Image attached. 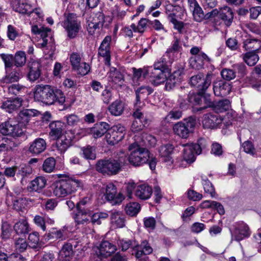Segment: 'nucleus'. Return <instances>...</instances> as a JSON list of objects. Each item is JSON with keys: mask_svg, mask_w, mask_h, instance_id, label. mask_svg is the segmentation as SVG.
<instances>
[{"mask_svg": "<svg viewBox=\"0 0 261 261\" xmlns=\"http://www.w3.org/2000/svg\"><path fill=\"white\" fill-rule=\"evenodd\" d=\"M34 97L36 101L47 105H52L56 103L62 105L65 102V96L62 91L48 85H37Z\"/></svg>", "mask_w": 261, "mask_h": 261, "instance_id": "obj_1", "label": "nucleus"}, {"mask_svg": "<svg viewBox=\"0 0 261 261\" xmlns=\"http://www.w3.org/2000/svg\"><path fill=\"white\" fill-rule=\"evenodd\" d=\"M39 114V112L35 109L22 110L18 114V123L13 119H9L0 124V130H15L27 128L31 118Z\"/></svg>", "mask_w": 261, "mask_h": 261, "instance_id": "obj_2", "label": "nucleus"}, {"mask_svg": "<svg viewBox=\"0 0 261 261\" xmlns=\"http://www.w3.org/2000/svg\"><path fill=\"white\" fill-rule=\"evenodd\" d=\"M52 140H56V147L61 153L64 152L73 141L81 138L82 133L79 132H49Z\"/></svg>", "mask_w": 261, "mask_h": 261, "instance_id": "obj_3", "label": "nucleus"}, {"mask_svg": "<svg viewBox=\"0 0 261 261\" xmlns=\"http://www.w3.org/2000/svg\"><path fill=\"white\" fill-rule=\"evenodd\" d=\"M129 154L128 160L134 167H140L148 163L150 159V152L137 143L130 144L128 147Z\"/></svg>", "mask_w": 261, "mask_h": 261, "instance_id": "obj_4", "label": "nucleus"}, {"mask_svg": "<svg viewBox=\"0 0 261 261\" xmlns=\"http://www.w3.org/2000/svg\"><path fill=\"white\" fill-rule=\"evenodd\" d=\"M81 184L78 179L71 178L61 179L55 184L54 194L57 197H65L75 192Z\"/></svg>", "mask_w": 261, "mask_h": 261, "instance_id": "obj_5", "label": "nucleus"}, {"mask_svg": "<svg viewBox=\"0 0 261 261\" xmlns=\"http://www.w3.org/2000/svg\"><path fill=\"white\" fill-rule=\"evenodd\" d=\"M122 162L115 160H107L99 161L96 166L97 171L109 175H115L118 173L121 169Z\"/></svg>", "mask_w": 261, "mask_h": 261, "instance_id": "obj_6", "label": "nucleus"}, {"mask_svg": "<svg viewBox=\"0 0 261 261\" xmlns=\"http://www.w3.org/2000/svg\"><path fill=\"white\" fill-rule=\"evenodd\" d=\"M62 26L67 32V36L72 39L75 38L81 29V21L74 14H69L63 22Z\"/></svg>", "mask_w": 261, "mask_h": 261, "instance_id": "obj_7", "label": "nucleus"}, {"mask_svg": "<svg viewBox=\"0 0 261 261\" xmlns=\"http://www.w3.org/2000/svg\"><path fill=\"white\" fill-rule=\"evenodd\" d=\"M32 32L34 34H39L42 38V42L40 43L42 47L51 46V50L48 52L49 57L51 58L54 54L55 47L53 46V38L51 30L44 27L38 28L37 25L32 27Z\"/></svg>", "mask_w": 261, "mask_h": 261, "instance_id": "obj_8", "label": "nucleus"}, {"mask_svg": "<svg viewBox=\"0 0 261 261\" xmlns=\"http://www.w3.org/2000/svg\"><path fill=\"white\" fill-rule=\"evenodd\" d=\"M212 74L208 73L205 77L202 74L193 76L190 79V84L196 88L200 93H204L212 82Z\"/></svg>", "mask_w": 261, "mask_h": 261, "instance_id": "obj_9", "label": "nucleus"}, {"mask_svg": "<svg viewBox=\"0 0 261 261\" xmlns=\"http://www.w3.org/2000/svg\"><path fill=\"white\" fill-rule=\"evenodd\" d=\"M20 138L21 140H25L27 138L24 132H11L8 134L0 135V151L8 149L10 147V142L13 139Z\"/></svg>", "mask_w": 261, "mask_h": 261, "instance_id": "obj_10", "label": "nucleus"}, {"mask_svg": "<svg viewBox=\"0 0 261 261\" xmlns=\"http://www.w3.org/2000/svg\"><path fill=\"white\" fill-rule=\"evenodd\" d=\"M112 36H106L102 41L98 49V55L103 59L105 64L108 67L111 65V46Z\"/></svg>", "mask_w": 261, "mask_h": 261, "instance_id": "obj_11", "label": "nucleus"}, {"mask_svg": "<svg viewBox=\"0 0 261 261\" xmlns=\"http://www.w3.org/2000/svg\"><path fill=\"white\" fill-rule=\"evenodd\" d=\"M106 197L108 200H112L115 204L120 203L124 199L121 193H117L116 186L112 183H109L105 188Z\"/></svg>", "mask_w": 261, "mask_h": 261, "instance_id": "obj_12", "label": "nucleus"}, {"mask_svg": "<svg viewBox=\"0 0 261 261\" xmlns=\"http://www.w3.org/2000/svg\"><path fill=\"white\" fill-rule=\"evenodd\" d=\"M105 15L100 12L97 13L94 16L90 17L87 21V29L90 33H92L96 29L103 27L105 23Z\"/></svg>", "mask_w": 261, "mask_h": 261, "instance_id": "obj_13", "label": "nucleus"}, {"mask_svg": "<svg viewBox=\"0 0 261 261\" xmlns=\"http://www.w3.org/2000/svg\"><path fill=\"white\" fill-rule=\"evenodd\" d=\"M232 236L237 241H240L250 236L249 229L247 225L243 222L236 224Z\"/></svg>", "mask_w": 261, "mask_h": 261, "instance_id": "obj_14", "label": "nucleus"}, {"mask_svg": "<svg viewBox=\"0 0 261 261\" xmlns=\"http://www.w3.org/2000/svg\"><path fill=\"white\" fill-rule=\"evenodd\" d=\"M223 119L218 116L211 113L206 114L204 116L202 121L203 126L204 129H216L217 126L222 123Z\"/></svg>", "mask_w": 261, "mask_h": 261, "instance_id": "obj_15", "label": "nucleus"}, {"mask_svg": "<svg viewBox=\"0 0 261 261\" xmlns=\"http://www.w3.org/2000/svg\"><path fill=\"white\" fill-rule=\"evenodd\" d=\"M149 82L154 86H158L164 83L167 80L166 72L163 70L153 69V71H148Z\"/></svg>", "mask_w": 261, "mask_h": 261, "instance_id": "obj_16", "label": "nucleus"}, {"mask_svg": "<svg viewBox=\"0 0 261 261\" xmlns=\"http://www.w3.org/2000/svg\"><path fill=\"white\" fill-rule=\"evenodd\" d=\"M11 5L15 12L22 15L26 16L28 12H31L32 5L28 0H13Z\"/></svg>", "mask_w": 261, "mask_h": 261, "instance_id": "obj_17", "label": "nucleus"}, {"mask_svg": "<svg viewBox=\"0 0 261 261\" xmlns=\"http://www.w3.org/2000/svg\"><path fill=\"white\" fill-rule=\"evenodd\" d=\"M214 93L217 96H225L231 90L230 85L223 81L215 82L213 84Z\"/></svg>", "mask_w": 261, "mask_h": 261, "instance_id": "obj_18", "label": "nucleus"}, {"mask_svg": "<svg viewBox=\"0 0 261 261\" xmlns=\"http://www.w3.org/2000/svg\"><path fill=\"white\" fill-rule=\"evenodd\" d=\"M196 124L195 119L192 117H189L175 124L173 126V130H189L194 128Z\"/></svg>", "mask_w": 261, "mask_h": 261, "instance_id": "obj_19", "label": "nucleus"}, {"mask_svg": "<svg viewBox=\"0 0 261 261\" xmlns=\"http://www.w3.org/2000/svg\"><path fill=\"white\" fill-rule=\"evenodd\" d=\"M213 12L215 14L219 13L220 17L224 21L226 25L227 26L230 25L233 20V14L231 9L229 7L224 6L220 9L219 12L217 10H214Z\"/></svg>", "mask_w": 261, "mask_h": 261, "instance_id": "obj_20", "label": "nucleus"}, {"mask_svg": "<svg viewBox=\"0 0 261 261\" xmlns=\"http://www.w3.org/2000/svg\"><path fill=\"white\" fill-rule=\"evenodd\" d=\"M99 255L103 257L111 256L116 250V247L108 241H102L99 247Z\"/></svg>", "mask_w": 261, "mask_h": 261, "instance_id": "obj_21", "label": "nucleus"}, {"mask_svg": "<svg viewBox=\"0 0 261 261\" xmlns=\"http://www.w3.org/2000/svg\"><path fill=\"white\" fill-rule=\"evenodd\" d=\"M73 245H74L75 248L79 246L78 244L73 245L69 243H67L63 245L59 252V257L61 260L69 261L72 259L74 254L72 248Z\"/></svg>", "mask_w": 261, "mask_h": 261, "instance_id": "obj_22", "label": "nucleus"}, {"mask_svg": "<svg viewBox=\"0 0 261 261\" xmlns=\"http://www.w3.org/2000/svg\"><path fill=\"white\" fill-rule=\"evenodd\" d=\"M46 148L45 140L41 138L35 139L30 145L29 151L35 154H39L43 152Z\"/></svg>", "mask_w": 261, "mask_h": 261, "instance_id": "obj_23", "label": "nucleus"}, {"mask_svg": "<svg viewBox=\"0 0 261 261\" xmlns=\"http://www.w3.org/2000/svg\"><path fill=\"white\" fill-rule=\"evenodd\" d=\"M30 71L28 73V78L31 81L37 80L40 76L41 65L36 61L30 62L28 64Z\"/></svg>", "mask_w": 261, "mask_h": 261, "instance_id": "obj_24", "label": "nucleus"}, {"mask_svg": "<svg viewBox=\"0 0 261 261\" xmlns=\"http://www.w3.org/2000/svg\"><path fill=\"white\" fill-rule=\"evenodd\" d=\"M22 100L21 98H16L8 99L4 101L1 106V108L9 113H11L22 106Z\"/></svg>", "mask_w": 261, "mask_h": 261, "instance_id": "obj_25", "label": "nucleus"}, {"mask_svg": "<svg viewBox=\"0 0 261 261\" xmlns=\"http://www.w3.org/2000/svg\"><path fill=\"white\" fill-rule=\"evenodd\" d=\"M152 193L151 187L145 184L137 186L135 191L136 196L142 200L149 199Z\"/></svg>", "mask_w": 261, "mask_h": 261, "instance_id": "obj_26", "label": "nucleus"}, {"mask_svg": "<svg viewBox=\"0 0 261 261\" xmlns=\"http://www.w3.org/2000/svg\"><path fill=\"white\" fill-rule=\"evenodd\" d=\"M152 248L146 241H143L140 245H138L136 248V258L142 259L143 256L149 254L152 252Z\"/></svg>", "mask_w": 261, "mask_h": 261, "instance_id": "obj_27", "label": "nucleus"}, {"mask_svg": "<svg viewBox=\"0 0 261 261\" xmlns=\"http://www.w3.org/2000/svg\"><path fill=\"white\" fill-rule=\"evenodd\" d=\"M173 149V146L170 144L162 145L160 147L159 153L164 162L172 163V154Z\"/></svg>", "mask_w": 261, "mask_h": 261, "instance_id": "obj_28", "label": "nucleus"}, {"mask_svg": "<svg viewBox=\"0 0 261 261\" xmlns=\"http://www.w3.org/2000/svg\"><path fill=\"white\" fill-rule=\"evenodd\" d=\"M183 158L187 162L192 163L195 160L196 148L194 144H183Z\"/></svg>", "mask_w": 261, "mask_h": 261, "instance_id": "obj_29", "label": "nucleus"}, {"mask_svg": "<svg viewBox=\"0 0 261 261\" xmlns=\"http://www.w3.org/2000/svg\"><path fill=\"white\" fill-rule=\"evenodd\" d=\"M77 210V212L75 214L74 219L78 224H84L90 222L91 213L89 211L82 208Z\"/></svg>", "mask_w": 261, "mask_h": 261, "instance_id": "obj_30", "label": "nucleus"}, {"mask_svg": "<svg viewBox=\"0 0 261 261\" xmlns=\"http://www.w3.org/2000/svg\"><path fill=\"white\" fill-rule=\"evenodd\" d=\"M208 107H212L213 110L217 113H222L229 110L230 107V101L228 99H223L215 105L209 101Z\"/></svg>", "mask_w": 261, "mask_h": 261, "instance_id": "obj_31", "label": "nucleus"}, {"mask_svg": "<svg viewBox=\"0 0 261 261\" xmlns=\"http://www.w3.org/2000/svg\"><path fill=\"white\" fill-rule=\"evenodd\" d=\"M124 109V103L120 100H116L109 107V112L113 116H118L121 115Z\"/></svg>", "mask_w": 261, "mask_h": 261, "instance_id": "obj_32", "label": "nucleus"}, {"mask_svg": "<svg viewBox=\"0 0 261 261\" xmlns=\"http://www.w3.org/2000/svg\"><path fill=\"white\" fill-rule=\"evenodd\" d=\"M46 185V180L45 177L39 176L36 177L31 181L28 188L32 191L39 192Z\"/></svg>", "mask_w": 261, "mask_h": 261, "instance_id": "obj_33", "label": "nucleus"}, {"mask_svg": "<svg viewBox=\"0 0 261 261\" xmlns=\"http://www.w3.org/2000/svg\"><path fill=\"white\" fill-rule=\"evenodd\" d=\"M112 224L116 227L122 228L125 225V216L121 212H113L111 216Z\"/></svg>", "mask_w": 261, "mask_h": 261, "instance_id": "obj_34", "label": "nucleus"}, {"mask_svg": "<svg viewBox=\"0 0 261 261\" xmlns=\"http://www.w3.org/2000/svg\"><path fill=\"white\" fill-rule=\"evenodd\" d=\"M123 132H106L105 138L107 142L114 145L121 141L123 137Z\"/></svg>", "mask_w": 261, "mask_h": 261, "instance_id": "obj_35", "label": "nucleus"}, {"mask_svg": "<svg viewBox=\"0 0 261 261\" xmlns=\"http://www.w3.org/2000/svg\"><path fill=\"white\" fill-rule=\"evenodd\" d=\"M261 46V41L259 40L252 39L250 37L244 40L243 41V48L245 50H251L254 51L258 50Z\"/></svg>", "mask_w": 261, "mask_h": 261, "instance_id": "obj_36", "label": "nucleus"}, {"mask_svg": "<svg viewBox=\"0 0 261 261\" xmlns=\"http://www.w3.org/2000/svg\"><path fill=\"white\" fill-rule=\"evenodd\" d=\"M14 229L17 234H21L28 233L30 230L28 221L24 218L16 222L14 226Z\"/></svg>", "mask_w": 261, "mask_h": 261, "instance_id": "obj_37", "label": "nucleus"}, {"mask_svg": "<svg viewBox=\"0 0 261 261\" xmlns=\"http://www.w3.org/2000/svg\"><path fill=\"white\" fill-rule=\"evenodd\" d=\"M254 73L257 74V77L260 76L261 74V65H257L254 68V72L252 73L251 77L247 78L246 83L248 82L252 88L256 89L257 91H261V85L259 83H255V81L253 77Z\"/></svg>", "mask_w": 261, "mask_h": 261, "instance_id": "obj_38", "label": "nucleus"}, {"mask_svg": "<svg viewBox=\"0 0 261 261\" xmlns=\"http://www.w3.org/2000/svg\"><path fill=\"white\" fill-rule=\"evenodd\" d=\"M108 74L110 81L115 84H118L123 81V75L115 67H110Z\"/></svg>", "mask_w": 261, "mask_h": 261, "instance_id": "obj_39", "label": "nucleus"}, {"mask_svg": "<svg viewBox=\"0 0 261 261\" xmlns=\"http://www.w3.org/2000/svg\"><path fill=\"white\" fill-rule=\"evenodd\" d=\"M149 20L142 18L139 21L137 24L133 23L131 24V27L134 33H138L142 34L147 29Z\"/></svg>", "mask_w": 261, "mask_h": 261, "instance_id": "obj_40", "label": "nucleus"}, {"mask_svg": "<svg viewBox=\"0 0 261 261\" xmlns=\"http://www.w3.org/2000/svg\"><path fill=\"white\" fill-rule=\"evenodd\" d=\"M26 16L29 18L31 22H34L42 20L43 14L40 8H34L32 6L31 12H28Z\"/></svg>", "mask_w": 261, "mask_h": 261, "instance_id": "obj_41", "label": "nucleus"}, {"mask_svg": "<svg viewBox=\"0 0 261 261\" xmlns=\"http://www.w3.org/2000/svg\"><path fill=\"white\" fill-rule=\"evenodd\" d=\"M21 76L22 74L19 71L14 70L10 73L6 75L5 77H4L0 82L1 83H3L4 84H8L17 82Z\"/></svg>", "mask_w": 261, "mask_h": 261, "instance_id": "obj_42", "label": "nucleus"}, {"mask_svg": "<svg viewBox=\"0 0 261 261\" xmlns=\"http://www.w3.org/2000/svg\"><path fill=\"white\" fill-rule=\"evenodd\" d=\"M244 61L250 66H254L259 60L258 56L253 51L246 53L243 56Z\"/></svg>", "mask_w": 261, "mask_h": 261, "instance_id": "obj_43", "label": "nucleus"}, {"mask_svg": "<svg viewBox=\"0 0 261 261\" xmlns=\"http://www.w3.org/2000/svg\"><path fill=\"white\" fill-rule=\"evenodd\" d=\"M32 173V169L29 166L23 165L19 167H17L16 176L21 179L22 182L25 177L30 175Z\"/></svg>", "mask_w": 261, "mask_h": 261, "instance_id": "obj_44", "label": "nucleus"}, {"mask_svg": "<svg viewBox=\"0 0 261 261\" xmlns=\"http://www.w3.org/2000/svg\"><path fill=\"white\" fill-rule=\"evenodd\" d=\"M147 69V67H144L143 68H139L137 69L134 68L133 69V82L134 85H138L139 84L138 80L141 77L142 75L144 77H146L148 75V72L145 73V70Z\"/></svg>", "mask_w": 261, "mask_h": 261, "instance_id": "obj_45", "label": "nucleus"}, {"mask_svg": "<svg viewBox=\"0 0 261 261\" xmlns=\"http://www.w3.org/2000/svg\"><path fill=\"white\" fill-rule=\"evenodd\" d=\"M82 155L87 160H95L96 159L95 149L93 146L87 145L81 148Z\"/></svg>", "mask_w": 261, "mask_h": 261, "instance_id": "obj_46", "label": "nucleus"}, {"mask_svg": "<svg viewBox=\"0 0 261 261\" xmlns=\"http://www.w3.org/2000/svg\"><path fill=\"white\" fill-rule=\"evenodd\" d=\"M141 141L147 146L153 147L156 143V140L155 137L149 134L146 132H143L141 134Z\"/></svg>", "mask_w": 261, "mask_h": 261, "instance_id": "obj_47", "label": "nucleus"}, {"mask_svg": "<svg viewBox=\"0 0 261 261\" xmlns=\"http://www.w3.org/2000/svg\"><path fill=\"white\" fill-rule=\"evenodd\" d=\"M152 89L149 86H141L136 90V100L137 102L141 98L145 97L152 92Z\"/></svg>", "mask_w": 261, "mask_h": 261, "instance_id": "obj_48", "label": "nucleus"}, {"mask_svg": "<svg viewBox=\"0 0 261 261\" xmlns=\"http://www.w3.org/2000/svg\"><path fill=\"white\" fill-rule=\"evenodd\" d=\"M202 184L205 192L210 194L212 197H215L216 194L215 188L206 177H202Z\"/></svg>", "mask_w": 261, "mask_h": 261, "instance_id": "obj_49", "label": "nucleus"}, {"mask_svg": "<svg viewBox=\"0 0 261 261\" xmlns=\"http://www.w3.org/2000/svg\"><path fill=\"white\" fill-rule=\"evenodd\" d=\"M140 210V205L137 202H130L125 207L126 213L130 216H136Z\"/></svg>", "mask_w": 261, "mask_h": 261, "instance_id": "obj_50", "label": "nucleus"}, {"mask_svg": "<svg viewBox=\"0 0 261 261\" xmlns=\"http://www.w3.org/2000/svg\"><path fill=\"white\" fill-rule=\"evenodd\" d=\"M118 245L121 248L122 251H125L129 248H132L136 250L137 243L135 241L129 240H119L117 242Z\"/></svg>", "mask_w": 261, "mask_h": 261, "instance_id": "obj_51", "label": "nucleus"}, {"mask_svg": "<svg viewBox=\"0 0 261 261\" xmlns=\"http://www.w3.org/2000/svg\"><path fill=\"white\" fill-rule=\"evenodd\" d=\"M49 236L52 239H61L63 240L66 238V230L64 228L60 229L53 228L50 231Z\"/></svg>", "mask_w": 261, "mask_h": 261, "instance_id": "obj_52", "label": "nucleus"}, {"mask_svg": "<svg viewBox=\"0 0 261 261\" xmlns=\"http://www.w3.org/2000/svg\"><path fill=\"white\" fill-rule=\"evenodd\" d=\"M56 161L54 158H48L45 160L43 164V170L47 173L53 172L55 168Z\"/></svg>", "mask_w": 261, "mask_h": 261, "instance_id": "obj_53", "label": "nucleus"}, {"mask_svg": "<svg viewBox=\"0 0 261 261\" xmlns=\"http://www.w3.org/2000/svg\"><path fill=\"white\" fill-rule=\"evenodd\" d=\"M15 65L17 67L24 65L26 62V56L24 51H17L14 57Z\"/></svg>", "mask_w": 261, "mask_h": 261, "instance_id": "obj_54", "label": "nucleus"}, {"mask_svg": "<svg viewBox=\"0 0 261 261\" xmlns=\"http://www.w3.org/2000/svg\"><path fill=\"white\" fill-rule=\"evenodd\" d=\"M108 216L109 215L106 213H95L93 214L92 216L91 215L90 219H91V222H92V224H97L98 225H99L101 224V220L108 218Z\"/></svg>", "mask_w": 261, "mask_h": 261, "instance_id": "obj_55", "label": "nucleus"}, {"mask_svg": "<svg viewBox=\"0 0 261 261\" xmlns=\"http://www.w3.org/2000/svg\"><path fill=\"white\" fill-rule=\"evenodd\" d=\"M190 10L192 11L193 18L195 21L200 22L203 19L204 15L199 5H198Z\"/></svg>", "mask_w": 261, "mask_h": 261, "instance_id": "obj_56", "label": "nucleus"}, {"mask_svg": "<svg viewBox=\"0 0 261 261\" xmlns=\"http://www.w3.org/2000/svg\"><path fill=\"white\" fill-rule=\"evenodd\" d=\"M90 66L88 64L85 62H82L77 66L73 70L75 71L77 74L81 75H85L90 71Z\"/></svg>", "mask_w": 261, "mask_h": 261, "instance_id": "obj_57", "label": "nucleus"}, {"mask_svg": "<svg viewBox=\"0 0 261 261\" xmlns=\"http://www.w3.org/2000/svg\"><path fill=\"white\" fill-rule=\"evenodd\" d=\"M222 77L226 81H230L236 77V74L234 69L224 68L221 72Z\"/></svg>", "mask_w": 261, "mask_h": 261, "instance_id": "obj_58", "label": "nucleus"}, {"mask_svg": "<svg viewBox=\"0 0 261 261\" xmlns=\"http://www.w3.org/2000/svg\"><path fill=\"white\" fill-rule=\"evenodd\" d=\"M196 148V154H200L203 149H205L207 146L208 143L207 141L204 138H200L198 140L197 144H194Z\"/></svg>", "mask_w": 261, "mask_h": 261, "instance_id": "obj_59", "label": "nucleus"}, {"mask_svg": "<svg viewBox=\"0 0 261 261\" xmlns=\"http://www.w3.org/2000/svg\"><path fill=\"white\" fill-rule=\"evenodd\" d=\"M168 18L172 22L175 29L180 31L183 29L184 24L181 21H179L176 19V15L174 13H171L168 15Z\"/></svg>", "mask_w": 261, "mask_h": 261, "instance_id": "obj_60", "label": "nucleus"}, {"mask_svg": "<svg viewBox=\"0 0 261 261\" xmlns=\"http://www.w3.org/2000/svg\"><path fill=\"white\" fill-rule=\"evenodd\" d=\"M25 204V199L22 198H18L13 200V208L19 211L24 208Z\"/></svg>", "mask_w": 261, "mask_h": 261, "instance_id": "obj_61", "label": "nucleus"}, {"mask_svg": "<svg viewBox=\"0 0 261 261\" xmlns=\"http://www.w3.org/2000/svg\"><path fill=\"white\" fill-rule=\"evenodd\" d=\"M15 245L16 250L23 252L27 249L28 244L24 239L19 238L16 240Z\"/></svg>", "mask_w": 261, "mask_h": 261, "instance_id": "obj_62", "label": "nucleus"}, {"mask_svg": "<svg viewBox=\"0 0 261 261\" xmlns=\"http://www.w3.org/2000/svg\"><path fill=\"white\" fill-rule=\"evenodd\" d=\"M28 240L30 246L32 248L35 247L39 242V233L37 232L30 233Z\"/></svg>", "mask_w": 261, "mask_h": 261, "instance_id": "obj_63", "label": "nucleus"}, {"mask_svg": "<svg viewBox=\"0 0 261 261\" xmlns=\"http://www.w3.org/2000/svg\"><path fill=\"white\" fill-rule=\"evenodd\" d=\"M18 33L16 29L13 25L9 24L7 27V36L11 40H14L18 36Z\"/></svg>", "mask_w": 261, "mask_h": 261, "instance_id": "obj_64", "label": "nucleus"}]
</instances>
